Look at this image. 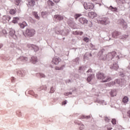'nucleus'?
I'll return each mask as SVG.
<instances>
[{"instance_id": "nucleus-1", "label": "nucleus", "mask_w": 130, "mask_h": 130, "mask_svg": "<svg viewBox=\"0 0 130 130\" xmlns=\"http://www.w3.org/2000/svg\"><path fill=\"white\" fill-rule=\"evenodd\" d=\"M96 78H97V79H98V80H103V82L104 83L110 82V81H111V80H112L111 77H107L105 79V78H106V77L105 76V75H104V74L102 73H98L96 74Z\"/></svg>"}, {"instance_id": "nucleus-2", "label": "nucleus", "mask_w": 130, "mask_h": 130, "mask_svg": "<svg viewBox=\"0 0 130 130\" xmlns=\"http://www.w3.org/2000/svg\"><path fill=\"white\" fill-rule=\"evenodd\" d=\"M25 35H26L27 37H32V36L35 35V29L27 28L25 31Z\"/></svg>"}, {"instance_id": "nucleus-3", "label": "nucleus", "mask_w": 130, "mask_h": 130, "mask_svg": "<svg viewBox=\"0 0 130 130\" xmlns=\"http://www.w3.org/2000/svg\"><path fill=\"white\" fill-rule=\"evenodd\" d=\"M84 9L85 10H88V11H91L94 9V4L90 3H85L84 4Z\"/></svg>"}, {"instance_id": "nucleus-4", "label": "nucleus", "mask_w": 130, "mask_h": 130, "mask_svg": "<svg viewBox=\"0 0 130 130\" xmlns=\"http://www.w3.org/2000/svg\"><path fill=\"white\" fill-rule=\"evenodd\" d=\"M88 16L90 19H94V18L97 17V14L94 12H89L88 13Z\"/></svg>"}, {"instance_id": "nucleus-5", "label": "nucleus", "mask_w": 130, "mask_h": 130, "mask_svg": "<svg viewBox=\"0 0 130 130\" xmlns=\"http://www.w3.org/2000/svg\"><path fill=\"white\" fill-rule=\"evenodd\" d=\"M52 63L54 64H58L60 62V59L57 57H54L52 61Z\"/></svg>"}, {"instance_id": "nucleus-6", "label": "nucleus", "mask_w": 130, "mask_h": 130, "mask_svg": "<svg viewBox=\"0 0 130 130\" xmlns=\"http://www.w3.org/2000/svg\"><path fill=\"white\" fill-rule=\"evenodd\" d=\"M79 22H80V24L84 25V24H87L88 23V20L84 17H81L79 18Z\"/></svg>"}, {"instance_id": "nucleus-7", "label": "nucleus", "mask_w": 130, "mask_h": 130, "mask_svg": "<svg viewBox=\"0 0 130 130\" xmlns=\"http://www.w3.org/2000/svg\"><path fill=\"white\" fill-rule=\"evenodd\" d=\"M15 30L12 29L10 31L9 34L11 37H13V38L16 39V38H17V36L15 35Z\"/></svg>"}, {"instance_id": "nucleus-8", "label": "nucleus", "mask_w": 130, "mask_h": 130, "mask_svg": "<svg viewBox=\"0 0 130 130\" xmlns=\"http://www.w3.org/2000/svg\"><path fill=\"white\" fill-rule=\"evenodd\" d=\"M27 23L26 22L23 21L22 23H19V26L22 29H23V28H25L26 26H27Z\"/></svg>"}, {"instance_id": "nucleus-9", "label": "nucleus", "mask_w": 130, "mask_h": 130, "mask_svg": "<svg viewBox=\"0 0 130 130\" xmlns=\"http://www.w3.org/2000/svg\"><path fill=\"white\" fill-rule=\"evenodd\" d=\"M114 56H115V53L114 52L110 53L107 56V57H109L110 59H112Z\"/></svg>"}, {"instance_id": "nucleus-10", "label": "nucleus", "mask_w": 130, "mask_h": 130, "mask_svg": "<svg viewBox=\"0 0 130 130\" xmlns=\"http://www.w3.org/2000/svg\"><path fill=\"white\" fill-rule=\"evenodd\" d=\"M54 18L55 19H57V20H58L59 21H61L63 20V17L60 15H55L54 16Z\"/></svg>"}, {"instance_id": "nucleus-11", "label": "nucleus", "mask_w": 130, "mask_h": 130, "mask_svg": "<svg viewBox=\"0 0 130 130\" xmlns=\"http://www.w3.org/2000/svg\"><path fill=\"white\" fill-rule=\"evenodd\" d=\"M119 35H120V32L118 31H114L113 33V37H114V38H117Z\"/></svg>"}, {"instance_id": "nucleus-12", "label": "nucleus", "mask_w": 130, "mask_h": 130, "mask_svg": "<svg viewBox=\"0 0 130 130\" xmlns=\"http://www.w3.org/2000/svg\"><path fill=\"white\" fill-rule=\"evenodd\" d=\"M73 34H74V35H83V31H73Z\"/></svg>"}, {"instance_id": "nucleus-13", "label": "nucleus", "mask_w": 130, "mask_h": 130, "mask_svg": "<svg viewBox=\"0 0 130 130\" xmlns=\"http://www.w3.org/2000/svg\"><path fill=\"white\" fill-rule=\"evenodd\" d=\"M32 15L33 16H34L36 19H37V20H39L40 19V17H39V16H38V13H37V12H32Z\"/></svg>"}, {"instance_id": "nucleus-14", "label": "nucleus", "mask_w": 130, "mask_h": 130, "mask_svg": "<svg viewBox=\"0 0 130 130\" xmlns=\"http://www.w3.org/2000/svg\"><path fill=\"white\" fill-rule=\"evenodd\" d=\"M31 61L32 63H36V62L38 61V60L37 59V57L32 56L31 57Z\"/></svg>"}, {"instance_id": "nucleus-15", "label": "nucleus", "mask_w": 130, "mask_h": 130, "mask_svg": "<svg viewBox=\"0 0 130 130\" xmlns=\"http://www.w3.org/2000/svg\"><path fill=\"white\" fill-rule=\"evenodd\" d=\"M94 78H95V75L93 74L91 75V76L87 77V81L91 82V80H92V79H94Z\"/></svg>"}, {"instance_id": "nucleus-16", "label": "nucleus", "mask_w": 130, "mask_h": 130, "mask_svg": "<svg viewBox=\"0 0 130 130\" xmlns=\"http://www.w3.org/2000/svg\"><path fill=\"white\" fill-rule=\"evenodd\" d=\"M19 20H20L19 17H14L12 21V23H14V24H16V23H18V21H19Z\"/></svg>"}, {"instance_id": "nucleus-17", "label": "nucleus", "mask_w": 130, "mask_h": 130, "mask_svg": "<svg viewBox=\"0 0 130 130\" xmlns=\"http://www.w3.org/2000/svg\"><path fill=\"white\" fill-rule=\"evenodd\" d=\"M122 102H123V103H127V102H128V98H127V96L123 98L122 99Z\"/></svg>"}, {"instance_id": "nucleus-18", "label": "nucleus", "mask_w": 130, "mask_h": 130, "mask_svg": "<svg viewBox=\"0 0 130 130\" xmlns=\"http://www.w3.org/2000/svg\"><path fill=\"white\" fill-rule=\"evenodd\" d=\"M47 4L49 7H52L54 6V3H53L52 1H50L49 0L47 2Z\"/></svg>"}, {"instance_id": "nucleus-19", "label": "nucleus", "mask_w": 130, "mask_h": 130, "mask_svg": "<svg viewBox=\"0 0 130 130\" xmlns=\"http://www.w3.org/2000/svg\"><path fill=\"white\" fill-rule=\"evenodd\" d=\"M31 46H32V48H33V49L35 51H38V50H39V48H38V47H37V46L32 45Z\"/></svg>"}, {"instance_id": "nucleus-20", "label": "nucleus", "mask_w": 130, "mask_h": 130, "mask_svg": "<svg viewBox=\"0 0 130 130\" xmlns=\"http://www.w3.org/2000/svg\"><path fill=\"white\" fill-rule=\"evenodd\" d=\"M110 94L112 97H114V96H116V91L115 90H112Z\"/></svg>"}, {"instance_id": "nucleus-21", "label": "nucleus", "mask_w": 130, "mask_h": 130, "mask_svg": "<svg viewBox=\"0 0 130 130\" xmlns=\"http://www.w3.org/2000/svg\"><path fill=\"white\" fill-rule=\"evenodd\" d=\"M28 5H29V6H35V1L32 0L30 2H29Z\"/></svg>"}, {"instance_id": "nucleus-22", "label": "nucleus", "mask_w": 130, "mask_h": 130, "mask_svg": "<svg viewBox=\"0 0 130 130\" xmlns=\"http://www.w3.org/2000/svg\"><path fill=\"white\" fill-rule=\"evenodd\" d=\"M16 13V10L14 9H11L10 11V14H11V15H15Z\"/></svg>"}, {"instance_id": "nucleus-23", "label": "nucleus", "mask_w": 130, "mask_h": 130, "mask_svg": "<svg viewBox=\"0 0 130 130\" xmlns=\"http://www.w3.org/2000/svg\"><path fill=\"white\" fill-rule=\"evenodd\" d=\"M81 16H82V14H76L75 16H74V18L76 20H77L78 19V18H80V17H81Z\"/></svg>"}, {"instance_id": "nucleus-24", "label": "nucleus", "mask_w": 130, "mask_h": 130, "mask_svg": "<svg viewBox=\"0 0 130 130\" xmlns=\"http://www.w3.org/2000/svg\"><path fill=\"white\" fill-rule=\"evenodd\" d=\"M101 23L103 24V25H106L107 24H108V23H107V21L106 20H101Z\"/></svg>"}, {"instance_id": "nucleus-25", "label": "nucleus", "mask_w": 130, "mask_h": 130, "mask_svg": "<svg viewBox=\"0 0 130 130\" xmlns=\"http://www.w3.org/2000/svg\"><path fill=\"white\" fill-rule=\"evenodd\" d=\"M110 8H112V11H113V12H117V8H113L112 6H110Z\"/></svg>"}, {"instance_id": "nucleus-26", "label": "nucleus", "mask_w": 130, "mask_h": 130, "mask_svg": "<svg viewBox=\"0 0 130 130\" xmlns=\"http://www.w3.org/2000/svg\"><path fill=\"white\" fill-rule=\"evenodd\" d=\"M111 122L113 124H116V119H112Z\"/></svg>"}, {"instance_id": "nucleus-27", "label": "nucleus", "mask_w": 130, "mask_h": 130, "mask_svg": "<svg viewBox=\"0 0 130 130\" xmlns=\"http://www.w3.org/2000/svg\"><path fill=\"white\" fill-rule=\"evenodd\" d=\"M21 3V0H16L15 4L16 6H19V4Z\"/></svg>"}, {"instance_id": "nucleus-28", "label": "nucleus", "mask_w": 130, "mask_h": 130, "mask_svg": "<svg viewBox=\"0 0 130 130\" xmlns=\"http://www.w3.org/2000/svg\"><path fill=\"white\" fill-rule=\"evenodd\" d=\"M105 120L106 122H109L110 121V119L108 117H105Z\"/></svg>"}, {"instance_id": "nucleus-29", "label": "nucleus", "mask_w": 130, "mask_h": 130, "mask_svg": "<svg viewBox=\"0 0 130 130\" xmlns=\"http://www.w3.org/2000/svg\"><path fill=\"white\" fill-rule=\"evenodd\" d=\"M84 41H85V42H88L89 40V38L85 37L83 39Z\"/></svg>"}, {"instance_id": "nucleus-30", "label": "nucleus", "mask_w": 130, "mask_h": 130, "mask_svg": "<svg viewBox=\"0 0 130 130\" xmlns=\"http://www.w3.org/2000/svg\"><path fill=\"white\" fill-rule=\"evenodd\" d=\"M54 88H53V87H51L50 89V92L54 93Z\"/></svg>"}, {"instance_id": "nucleus-31", "label": "nucleus", "mask_w": 130, "mask_h": 130, "mask_svg": "<svg viewBox=\"0 0 130 130\" xmlns=\"http://www.w3.org/2000/svg\"><path fill=\"white\" fill-rule=\"evenodd\" d=\"M55 70H58V71H59V70H62V67H60V68H59V67H56V68H55Z\"/></svg>"}, {"instance_id": "nucleus-32", "label": "nucleus", "mask_w": 130, "mask_h": 130, "mask_svg": "<svg viewBox=\"0 0 130 130\" xmlns=\"http://www.w3.org/2000/svg\"><path fill=\"white\" fill-rule=\"evenodd\" d=\"M127 37H128V36H127V35H124V36H123L122 38H121V39H124L127 38Z\"/></svg>"}, {"instance_id": "nucleus-33", "label": "nucleus", "mask_w": 130, "mask_h": 130, "mask_svg": "<svg viewBox=\"0 0 130 130\" xmlns=\"http://www.w3.org/2000/svg\"><path fill=\"white\" fill-rule=\"evenodd\" d=\"M47 14V12H42V16H44L45 15H46Z\"/></svg>"}, {"instance_id": "nucleus-34", "label": "nucleus", "mask_w": 130, "mask_h": 130, "mask_svg": "<svg viewBox=\"0 0 130 130\" xmlns=\"http://www.w3.org/2000/svg\"><path fill=\"white\" fill-rule=\"evenodd\" d=\"M2 32L3 33V34H7V31L6 30V29H3L2 30Z\"/></svg>"}, {"instance_id": "nucleus-35", "label": "nucleus", "mask_w": 130, "mask_h": 130, "mask_svg": "<svg viewBox=\"0 0 130 130\" xmlns=\"http://www.w3.org/2000/svg\"><path fill=\"white\" fill-rule=\"evenodd\" d=\"M90 116H82V118H90Z\"/></svg>"}, {"instance_id": "nucleus-36", "label": "nucleus", "mask_w": 130, "mask_h": 130, "mask_svg": "<svg viewBox=\"0 0 130 130\" xmlns=\"http://www.w3.org/2000/svg\"><path fill=\"white\" fill-rule=\"evenodd\" d=\"M67 104V101H65L62 103V105H66Z\"/></svg>"}, {"instance_id": "nucleus-37", "label": "nucleus", "mask_w": 130, "mask_h": 130, "mask_svg": "<svg viewBox=\"0 0 130 130\" xmlns=\"http://www.w3.org/2000/svg\"><path fill=\"white\" fill-rule=\"evenodd\" d=\"M41 78H45V75L44 74H40Z\"/></svg>"}, {"instance_id": "nucleus-38", "label": "nucleus", "mask_w": 130, "mask_h": 130, "mask_svg": "<svg viewBox=\"0 0 130 130\" xmlns=\"http://www.w3.org/2000/svg\"><path fill=\"white\" fill-rule=\"evenodd\" d=\"M87 73H92V69H89L87 71Z\"/></svg>"}, {"instance_id": "nucleus-39", "label": "nucleus", "mask_w": 130, "mask_h": 130, "mask_svg": "<svg viewBox=\"0 0 130 130\" xmlns=\"http://www.w3.org/2000/svg\"><path fill=\"white\" fill-rule=\"evenodd\" d=\"M33 45H27V47H28V48H30V47H31L32 48V46Z\"/></svg>"}, {"instance_id": "nucleus-40", "label": "nucleus", "mask_w": 130, "mask_h": 130, "mask_svg": "<svg viewBox=\"0 0 130 130\" xmlns=\"http://www.w3.org/2000/svg\"><path fill=\"white\" fill-rule=\"evenodd\" d=\"M60 0H53V2H54V3H58Z\"/></svg>"}, {"instance_id": "nucleus-41", "label": "nucleus", "mask_w": 130, "mask_h": 130, "mask_svg": "<svg viewBox=\"0 0 130 130\" xmlns=\"http://www.w3.org/2000/svg\"><path fill=\"white\" fill-rule=\"evenodd\" d=\"M64 95H65L66 96H69V93H64Z\"/></svg>"}, {"instance_id": "nucleus-42", "label": "nucleus", "mask_w": 130, "mask_h": 130, "mask_svg": "<svg viewBox=\"0 0 130 130\" xmlns=\"http://www.w3.org/2000/svg\"><path fill=\"white\" fill-rule=\"evenodd\" d=\"M123 28H126V25H125L124 26H123Z\"/></svg>"}, {"instance_id": "nucleus-43", "label": "nucleus", "mask_w": 130, "mask_h": 130, "mask_svg": "<svg viewBox=\"0 0 130 130\" xmlns=\"http://www.w3.org/2000/svg\"><path fill=\"white\" fill-rule=\"evenodd\" d=\"M116 67H117V68H118V66L117 65H116Z\"/></svg>"}, {"instance_id": "nucleus-44", "label": "nucleus", "mask_w": 130, "mask_h": 130, "mask_svg": "<svg viewBox=\"0 0 130 130\" xmlns=\"http://www.w3.org/2000/svg\"><path fill=\"white\" fill-rule=\"evenodd\" d=\"M112 128H111V129L108 128V130H110V129H111Z\"/></svg>"}, {"instance_id": "nucleus-45", "label": "nucleus", "mask_w": 130, "mask_h": 130, "mask_svg": "<svg viewBox=\"0 0 130 130\" xmlns=\"http://www.w3.org/2000/svg\"><path fill=\"white\" fill-rule=\"evenodd\" d=\"M114 84H115V83H114L113 84H112V85H114Z\"/></svg>"}, {"instance_id": "nucleus-46", "label": "nucleus", "mask_w": 130, "mask_h": 130, "mask_svg": "<svg viewBox=\"0 0 130 130\" xmlns=\"http://www.w3.org/2000/svg\"><path fill=\"white\" fill-rule=\"evenodd\" d=\"M123 24H125V22H123Z\"/></svg>"}, {"instance_id": "nucleus-47", "label": "nucleus", "mask_w": 130, "mask_h": 130, "mask_svg": "<svg viewBox=\"0 0 130 130\" xmlns=\"http://www.w3.org/2000/svg\"><path fill=\"white\" fill-rule=\"evenodd\" d=\"M80 129H83L81 128V127H80Z\"/></svg>"}, {"instance_id": "nucleus-48", "label": "nucleus", "mask_w": 130, "mask_h": 130, "mask_svg": "<svg viewBox=\"0 0 130 130\" xmlns=\"http://www.w3.org/2000/svg\"><path fill=\"white\" fill-rule=\"evenodd\" d=\"M79 69H80V70H81V67H80V68H79Z\"/></svg>"}]
</instances>
